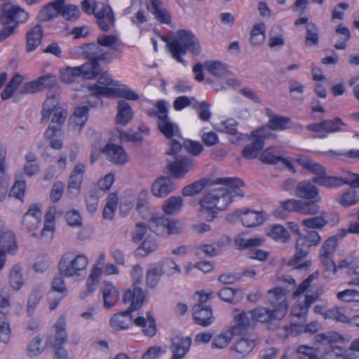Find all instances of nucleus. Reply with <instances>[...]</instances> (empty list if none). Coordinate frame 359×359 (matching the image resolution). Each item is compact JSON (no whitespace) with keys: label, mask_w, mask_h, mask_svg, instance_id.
<instances>
[{"label":"nucleus","mask_w":359,"mask_h":359,"mask_svg":"<svg viewBox=\"0 0 359 359\" xmlns=\"http://www.w3.org/2000/svg\"><path fill=\"white\" fill-rule=\"evenodd\" d=\"M43 30L40 25H35L26 34L27 46L26 50L31 52L35 50L41 43Z\"/></svg>","instance_id":"obj_34"},{"label":"nucleus","mask_w":359,"mask_h":359,"mask_svg":"<svg viewBox=\"0 0 359 359\" xmlns=\"http://www.w3.org/2000/svg\"><path fill=\"white\" fill-rule=\"evenodd\" d=\"M53 118L51 123L45 130L44 138L49 140V146L54 149H60L62 147V140L57 137V133H60L62 126L65 123L68 113L65 108H57L55 112L52 113Z\"/></svg>","instance_id":"obj_8"},{"label":"nucleus","mask_w":359,"mask_h":359,"mask_svg":"<svg viewBox=\"0 0 359 359\" xmlns=\"http://www.w3.org/2000/svg\"><path fill=\"white\" fill-rule=\"evenodd\" d=\"M10 284L14 290H19L23 285L22 270L20 265L15 264L10 272Z\"/></svg>","instance_id":"obj_49"},{"label":"nucleus","mask_w":359,"mask_h":359,"mask_svg":"<svg viewBox=\"0 0 359 359\" xmlns=\"http://www.w3.org/2000/svg\"><path fill=\"white\" fill-rule=\"evenodd\" d=\"M97 21L107 19L111 23H114L115 17L111 8L107 4H103L100 11H95L94 14Z\"/></svg>","instance_id":"obj_63"},{"label":"nucleus","mask_w":359,"mask_h":359,"mask_svg":"<svg viewBox=\"0 0 359 359\" xmlns=\"http://www.w3.org/2000/svg\"><path fill=\"white\" fill-rule=\"evenodd\" d=\"M81 55L88 61L84 64L92 65L89 69L97 76L101 73L102 68L99 62L109 63L110 54L103 53V49L97 43H85L81 46Z\"/></svg>","instance_id":"obj_7"},{"label":"nucleus","mask_w":359,"mask_h":359,"mask_svg":"<svg viewBox=\"0 0 359 359\" xmlns=\"http://www.w3.org/2000/svg\"><path fill=\"white\" fill-rule=\"evenodd\" d=\"M28 13L18 6L12 5L10 3L3 4L0 6V22L2 25H16L23 23L27 20Z\"/></svg>","instance_id":"obj_11"},{"label":"nucleus","mask_w":359,"mask_h":359,"mask_svg":"<svg viewBox=\"0 0 359 359\" xmlns=\"http://www.w3.org/2000/svg\"><path fill=\"white\" fill-rule=\"evenodd\" d=\"M280 205L287 210V213L295 212L305 215H315L312 208L314 205L307 203L302 200L287 199L281 201Z\"/></svg>","instance_id":"obj_25"},{"label":"nucleus","mask_w":359,"mask_h":359,"mask_svg":"<svg viewBox=\"0 0 359 359\" xmlns=\"http://www.w3.org/2000/svg\"><path fill=\"white\" fill-rule=\"evenodd\" d=\"M265 25L263 23L255 25L250 32V41L253 46L261 45L265 38Z\"/></svg>","instance_id":"obj_51"},{"label":"nucleus","mask_w":359,"mask_h":359,"mask_svg":"<svg viewBox=\"0 0 359 359\" xmlns=\"http://www.w3.org/2000/svg\"><path fill=\"white\" fill-rule=\"evenodd\" d=\"M42 211L39 204H33L29 206L28 210L22 216L21 221L22 229L28 233H32V236H36L34 231L38 228L41 222Z\"/></svg>","instance_id":"obj_16"},{"label":"nucleus","mask_w":359,"mask_h":359,"mask_svg":"<svg viewBox=\"0 0 359 359\" xmlns=\"http://www.w3.org/2000/svg\"><path fill=\"white\" fill-rule=\"evenodd\" d=\"M285 44L283 37L282 29L280 26H274L272 27L269 33V46L273 48L276 46L281 47Z\"/></svg>","instance_id":"obj_53"},{"label":"nucleus","mask_w":359,"mask_h":359,"mask_svg":"<svg viewBox=\"0 0 359 359\" xmlns=\"http://www.w3.org/2000/svg\"><path fill=\"white\" fill-rule=\"evenodd\" d=\"M219 252V247H215L212 244H203L196 248L195 255L198 258H203L204 256L212 257Z\"/></svg>","instance_id":"obj_54"},{"label":"nucleus","mask_w":359,"mask_h":359,"mask_svg":"<svg viewBox=\"0 0 359 359\" xmlns=\"http://www.w3.org/2000/svg\"><path fill=\"white\" fill-rule=\"evenodd\" d=\"M134 323L137 326L142 327V331L146 335L152 337L156 332L155 319L150 315V312L147 313V320L143 316H138L134 320Z\"/></svg>","instance_id":"obj_40"},{"label":"nucleus","mask_w":359,"mask_h":359,"mask_svg":"<svg viewBox=\"0 0 359 359\" xmlns=\"http://www.w3.org/2000/svg\"><path fill=\"white\" fill-rule=\"evenodd\" d=\"M295 161L314 175L311 179L318 186L334 188L348 184L353 189L359 187V174L346 172L341 177L327 175V169L323 165L307 156H297Z\"/></svg>","instance_id":"obj_1"},{"label":"nucleus","mask_w":359,"mask_h":359,"mask_svg":"<svg viewBox=\"0 0 359 359\" xmlns=\"http://www.w3.org/2000/svg\"><path fill=\"white\" fill-rule=\"evenodd\" d=\"M132 311L127 309L114 314L109 320L110 326L115 330H122L129 328L133 324Z\"/></svg>","instance_id":"obj_30"},{"label":"nucleus","mask_w":359,"mask_h":359,"mask_svg":"<svg viewBox=\"0 0 359 359\" xmlns=\"http://www.w3.org/2000/svg\"><path fill=\"white\" fill-rule=\"evenodd\" d=\"M133 301L128 307V310L130 311H135L140 309L143 304L144 301V292L142 290V288L135 287L133 288Z\"/></svg>","instance_id":"obj_60"},{"label":"nucleus","mask_w":359,"mask_h":359,"mask_svg":"<svg viewBox=\"0 0 359 359\" xmlns=\"http://www.w3.org/2000/svg\"><path fill=\"white\" fill-rule=\"evenodd\" d=\"M97 44L100 47L107 48L108 50L103 53L110 54L109 63L114 59H121L123 54L122 45L118 43V38L116 35L100 34L97 39Z\"/></svg>","instance_id":"obj_17"},{"label":"nucleus","mask_w":359,"mask_h":359,"mask_svg":"<svg viewBox=\"0 0 359 359\" xmlns=\"http://www.w3.org/2000/svg\"><path fill=\"white\" fill-rule=\"evenodd\" d=\"M306 29V45L308 46H316L319 39L317 27L313 22H310L307 24Z\"/></svg>","instance_id":"obj_58"},{"label":"nucleus","mask_w":359,"mask_h":359,"mask_svg":"<svg viewBox=\"0 0 359 359\" xmlns=\"http://www.w3.org/2000/svg\"><path fill=\"white\" fill-rule=\"evenodd\" d=\"M215 184H224L228 189H233L243 187L244 182L237 177H220L215 180Z\"/></svg>","instance_id":"obj_61"},{"label":"nucleus","mask_w":359,"mask_h":359,"mask_svg":"<svg viewBox=\"0 0 359 359\" xmlns=\"http://www.w3.org/2000/svg\"><path fill=\"white\" fill-rule=\"evenodd\" d=\"M337 35L340 36L338 41L334 44L337 50H344L346 47L347 41L351 38V33L348 28L343 24H339L335 31Z\"/></svg>","instance_id":"obj_48"},{"label":"nucleus","mask_w":359,"mask_h":359,"mask_svg":"<svg viewBox=\"0 0 359 359\" xmlns=\"http://www.w3.org/2000/svg\"><path fill=\"white\" fill-rule=\"evenodd\" d=\"M192 316L195 323L203 327L210 325L214 320L211 307L203 304H196L194 306Z\"/></svg>","instance_id":"obj_20"},{"label":"nucleus","mask_w":359,"mask_h":359,"mask_svg":"<svg viewBox=\"0 0 359 359\" xmlns=\"http://www.w3.org/2000/svg\"><path fill=\"white\" fill-rule=\"evenodd\" d=\"M167 103L164 100L158 101L154 111L149 112L150 116H156L157 126L161 133L168 139L174 136H180V130L177 125L170 121L168 116Z\"/></svg>","instance_id":"obj_6"},{"label":"nucleus","mask_w":359,"mask_h":359,"mask_svg":"<svg viewBox=\"0 0 359 359\" xmlns=\"http://www.w3.org/2000/svg\"><path fill=\"white\" fill-rule=\"evenodd\" d=\"M346 124L339 117H336L333 120H325L320 123H315L307 126V129L312 132L325 131L327 133H334L341 130L342 126Z\"/></svg>","instance_id":"obj_26"},{"label":"nucleus","mask_w":359,"mask_h":359,"mask_svg":"<svg viewBox=\"0 0 359 359\" xmlns=\"http://www.w3.org/2000/svg\"><path fill=\"white\" fill-rule=\"evenodd\" d=\"M183 199L180 196H171L165 201L163 211L168 215H175L182 207Z\"/></svg>","instance_id":"obj_46"},{"label":"nucleus","mask_w":359,"mask_h":359,"mask_svg":"<svg viewBox=\"0 0 359 359\" xmlns=\"http://www.w3.org/2000/svg\"><path fill=\"white\" fill-rule=\"evenodd\" d=\"M149 222L137 223L131 234L133 242L137 243L142 241L144 236L149 234Z\"/></svg>","instance_id":"obj_56"},{"label":"nucleus","mask_w":359,"mask_h":359,"mask_svg":"<svg viewBox=\"0 0 359 359\" xmlns=\"http://www.w3.org/2000/svg\"><path fill=\"white\" fill-rule=\"evenodd\" d=\"M278 152L275 151L273 147H268L264 149L259 157L260 161L264 163L277 165L281 168H287L293 170L292 163L286 158L279 156Z\"/></svg>","instance_id":"obj_23"},{"label":"nucleus","mask_w":359,"mask_h":359,"mask_svg":"<svg viewBox=\"0 0 359 359\" xmlns=\"http://www.w3.org/2000/svg\"><path fill=\"white\" fill-rule=\"evenodd\" d=\"M343 309L335 306L324 312L323 316L326 319H333L339 322L344 323L348 320V317L342 312Z\"/></svg>","instance_id":"obj_62"},{"label":"nucleus","mask_w":359,"mask_h":359,"mask_svg":"<svg viewBox=\"0 0 359 359\" xmlns=\"http://www.w3.org/2000/svg\"><path fill=\"white\" fill-rule=\"evenodd\" d=\"M191 344L190 337H175L171 339V359H182L189 350Z\"/></svg>","instance_id":"obj_27"},{"label":"nucleus","mask_w":359,"mask_h":359,"mask_svg":"<svg viewBox=\"0 0 359 359\" xmlns=\"http://www.w3.org/2000/svg\"><path fill=\"white\" fill-rule=\"evenodd\" d=\"M147 9L154 15L155 18L161 23H170L171 16L167 10L162 7L161 0H151V3L147 5Z\"/></svg>","instance_id":"obj_32"},{"label":"nucleus","mask_w":359,"mask_h":359,"mask_svg":"<svg viewBox=\"0 0 359 359\" xmlns=\"http://www.w3.org/2000/svg\"><path fill=\"white\" fill-rule=\"evenodd\" d=\"M315 184L311 179L303 180L297 183L294 194L297 198L305 199L304 202L313 204L312 208L316 215L320 212V208L318 203L321 201V196L318 188Z\"/></svg>","instance_id":"obj_10"},{"label":"nucleus","mask_w":359,"mask_h":359,"mask_svg":"<svg viewBox=\"0 0 359 359\" xmlns=\"http://www.w3.org/2000/svg\"><path fill=\"white\" fill-rule=\"evenodd\" d=\"M60 14H61L67 20H74L78 19L81 15L80 11L76 6H65V3L62 4V7L60 11Z\"/></svg>","instance_id":"obj_59"},{"label":"nucleus","mask_w":359,"mask_h":359,"mask_svg":"<svg viewBox=\"0 0 359 359\" xmlns=\"http://www.w3.org/2000/svg\"><path fill=\"white\" fill-rule=\"evenodd\" d=\"M320 215H313L314 217H309L302 220V225L309 229H323L326 226V221L323 217L322 212L320 211Z\"/></svg>","instance_id":"obj_55"},{"label":"nucleus","mask_w":359,"mask_h":359,"mask_svg":"<svg viewBox=\"0 0 359 359\" xmlns=\"http://www.w3.org/2000/svg\"><path fill=\"white\" fill-rule=\"evenodd\" d=\"M41 90L48 88L47 98L43 104L41 111V123L47 122L53 112L57 108H63L59 104L58 96L60 93V88L55 75L47 74L37 79Z\"/></svg>","instance_id":"obj_5"},{"label":"nucleus","mask_w":359,"mask_h":359,"mask_svg":"<svg viewBox=\"0 0 359 359\" xmlns=\"http://www.w3.org/2000/svg\"><path fill=\"white\" fill-rule=\"evenodd\" d=\"M264 130V128H260L251 133V136L254 137V140L243 148L242 156L245 158L254 159L258 156L264 146V141L267 137Z\"/></svg>","instance_id":"obj_14"},{"label":"nucleus","mask_w":359,"mask_h":359,"mask_svg":"<svg viewBox=\"0 0 359 359\" xmlns=\"http://www.w3.org/2000/svg\"><path fill=\"white\" fill-rule=\"evenodd\" d=\"M133 111L130 104L125 100H120L117 104V114L116 116V123L118 125L126 126L131 120Z\"/></svg>","instance_id":"obj_33"},{"label":"nucleus","mask_w":359,"mask_h":359,"mask_svg":"<svg viewBox=\"0 0 359 359\" xmlns=\"http://www.w3.org/2000/svg\"><path fill=\"white\" fill-rule=\"evenodd\" d=\"M178 223L165 216L152 218L149 221V231L161 237L179 233Z\"/></svg>","instance_id":"obj_12"},{"label":"nucleus","mask_w":359,"mask_h":359,"mask_svg":"<svg viewBox=\"0 0 359 359\" xmlns=\"http://www.w3.org/2000/svg\"><path fill=\"white\" fill-rule=\"evenodd\" d=\"M102 292L104 307H113L119 298V292L116 288L111 283L104 282Z\"/></svg>","instance_id":"obj_36"},{"label":"nucleus","mask_w":359,"mask_h":359,"mask_svg":"<svg viewBox=\"0 0 359 359\" xmlns=\"http://www.w3.org/2000/svg\"><path fill=\"white\" fill-rule=\"evenodd\" d=\"M204 67L212 75L217 77H224L228 74L226 65L220 61H206Z\"/></svg>","instance_id":"obj_44"},{"label":"nucleus","mask_w":359,"mask_h":359,"mask_svg":"<svg viewBox=\"0 0 359 359\" xmlns=\"http://www.w3.org/2000/svg\"><path fill=\"white\" fill-rule=\"evenodd\" d=\"M310 247L304 243L303 239L298 238L296 242V252L292 258L289 261V266H295L298 264L297 269H306L311 265V262L308 260L304 263L299 264L309 255Z\"/></svg>","instance_id":"obj_21"},{"label":"nucleus","mask_w":359,"mask_h":359,"mask_svg":"<svg viewBox=\"0 0 359 359\" xmlns=\"http://www.w3.org/2000/svg\"><path fill=\"white\" fill-rule=\"evenodd\" d=\"M43 297V290L41 287L37 286L35 287L30 295L28 297L27 305V312L29 316H32L35 308L39 303L40 300Z\"/></svg>","instance_id":"obj_43"},{"label":"nucleus","mask_w":359,"mask_h":359,"mask_svg":"<svg viewBox=\"0 0 359 359\" xmlns=\"http://www.w3.org/2000/svg\"><path fill=\"white\" fill-rule=\"evenodd\" d=\"M107 158L114 164L122 165L128 161L127 155L122 147L116 144H108L104 149Z\"/></svg>","instance_id":"obj_31"},{"label":"nucleus","mask_w":359,"mask_h":359,"mask_svg":"<svg viewBox=\"0 0 359 359\" xmlns=\"http://www.w3.org/2000/svg\"><path fill=\"white\" fill-rule=\"evenodd\" d=\"M88 259L85 255H79L74 257L72 252L65 253L58 264L59 271L62 276L71 277L79 275V272L86 269Z\"/></svg>","instance_id":"obj_9"},{"label":"nucleus","mask_w":359,"mask_h":359,"mask_svg":"<svg viewBox=\"0 0 359 359\" xmlns=\"http://www.w3.org/2000/svg\"><path fill=\"white\" fill-rule=\"evenodd\" d=\"M85 168L84 164L78 163L72 171L67 187V193L69 195L76 196L79 194Z\"/></svg>","instance_id":"obj_22"},{"label":"nucleus","mask_w":359,"mask_h":359,"mask_svg":"<svg viewBox=\"0 0 359 359\" xmlns=\"http://www.w3.org/2000/svg\"><path fill=\"white\" fill-rule=\"evenodd\" d=\"M87 210L89 212L93 213L97 210L98 204L97 191L95 189L89 190L86 196Z\"/></svg>","instance_id":"obj_64"},{"label":"nucleus","mask_w":359,"mask_h":359,"mask_svg":"<svg viewBox=\"0 0 359 359\" xmlns=\"http://www.w3.org/2000/svg\"><path fill=\"white\" fill-rule=\"evenodd\" d=\"M264 239L261 238H246L244 233L237 235L234 238V243L238 250L251 249L259 247L263 244Z\"/></svg>","instance_id":"obj_38"},{"label":"nucleus","mask_w":359,"mask_h":359,"mask_svg":"<svg viewBox=\"0 0 359 359\" xmlns=\"http://www.w3.org/2000/svg\"><path fill=\"white\" fill-rule=\"evenodd\" d=\"M215 184V181L209 178H203L197 180L187 186H185L182 190V196H191L199 194L203 189Z\"/></svg>","instance_id":"obj_35"},{"label":"nucleus","mask_w":359,"mask_h":359,"mask_svg":"<svg viewBox=\"0 0 359 359\" xmlns=\"http://www.w3.org/2000/svg\"><path fill=\"white\" fill-rule=\"evenodd\" d=\"M168 48L172 57L184 65L186 62L182 56L186 55L187 51L196 56L201 52V47L196 36L186 29L177 31L175 38L168 42Z\"/></svg>","instance_id":"obj_3"},{"label":"nucleus","mask_w":359,"mask_h":359,"mask_svg":"<svg viewBox=\"0 0 359 359\" xmlns=\"http://www.w3.org/2000/svg\"><path fill=\"white\" fill-rule=\"evenodd\" d=\"M88 111L89 108L87 106L76 107L69 121L81 128L83 127L88 120Z\"/></svg>","instance_id":"obj_47"},{"label":"nucleus","mask_w":359,"mask_h":359,"mask_svg":"<svg viewBox=\"0 0 359 359\" xmlns=\"http://www.w3.org/2000/svg\"><path fill=\"white\" fill-rule=\"evenodd\" d=\"M116 81L106 73L102 74L98 79L97 83L88 86L93 94L103 97H109L116 94L117 89L110 86H116Z\"/></svg>","instance_id":"obj_19"},{"label":"nucleus","mask_w":359,"mask_h":359,"mask_svg":"<svg viewBox=\"0 0 359 359\" xmlns=\"http://www.w3.org/2000/svg\"><path fill=\"white\" fill-rule=\"evenodd\" d=\"M194 168V160L187 156H176L173 161L169 162L167 168L175 179H182Z\"/></svg>","instance_id":"obj_15"},{"label":"nucleus","mask_w":359,"mask_h":359,"mask_svg":"<svg viewBox=\"0 0 359 359\" xmlns=\"http://www.w3.org/2000/svg\"><path fill=\"white\" fill-rule=\"evenodd\" d=\"M337 243L335 237L330 236L325 241L320 248V257L321 262H325V259H330V256L335 252Z\"/></svg>","instance_id":"obj_50"},{"label":"nucleus","mask_w":359,"mask_h":359,"mask_svg":"<svg viewBox=\"0 0 359 359\" xmlns=\"http://www.w3.org/2000/svg\"><path fill=\"white\" fill-rule=\"evenodd\" d=\"M297 359H325L324 355H320L318 348L305 345L297 348Z\"/></svg>","instance_id":"obj_45"},{"label":"nucleus","mask_w":359,"mask_h":359,"mask_svg":"<svg viewBox=\"0 0 359 359\" xmlns=\"http://www.w3.org/2000/svg\"><path fill=\"white\" fill-rule=\"evenodd\" d=\"M262 214V212H257L249 209L243 210L241 222L243 226L253 227L262 224L264 220Z\"/></svg>","instance_id":"obj_39"},{"label":"nucleus","mask_w":359,"mask_h":359,"mask_svg":"<svg viewBox=\"0 0 359 359\" xmlns=\"http://www.w3.org/2000/svg\"><path fill=\"white\" fill-rule=\"evenodd\" d=\"M267 110V115L269 117L268 122L269 128L273 130H282L288 128V124L290 123V118L286 116H281L277 114H270L271 111L269 109Z\"/></svg>","instance_id":"obj_41"},{"label":"nucleus","mask_w":359,"mask_h":359,"mask_svg":"<svg viewBox=\"0 0 359 359\" xmlns=\"http://www.w3.org/2000/svg\"><path fill=\"white\" fill-rule=\"evenodd\" d=\"M164 272L163 264H158L154 268L147 270L146 274L147 285L151 289L156 287Z\"/></svg>","instance_id":"obj_42"},{"label":"nucleus","mask_w":359,"mask_h":359,"mask_svg":"<svg viewBox=\"0 0 359 359\" xmlns=\"http://www.w3.org/2000/svg\"><path fill=\"white\" fill-rule=\"evenodd\" d=\"M233 325L231 327V333L234 335L247 334L254 325L249 311L245 312L239 309L233 310Z\"/></svg>","instance_id":"obj_18"},{"label":"nucleus","mask_w":359,"mask_h":359,"mask_svg":"<svg viewBox=\"0 0 359 359\" xmlns=\"http://www.w3.org/2000/svg\"><path fill=\"white\" fill-rule=\"evenodd\" d=\"M158 248V244L155 237L151 234H148L144 241L135 250V255L140 257H146L149 254L156 251Z\"/></svg>","instance_id":"obj_37"},{"label":"nucleus","mask_w":359,"mask_h":359,"mask_svg":"<svg viewBox=\"0 0 359 359\" xmlns=\"http://www.w3.org/2000/svg\"><path fill=\"white\" fill-rule=\"evenodd\" d=\"M62 4H64L62 0L48 3L39 11L36 19L41 22L53 20L60 15Z\"/></svg>","instance_id":"obj_28"},{"label":"nucleus","mask_w":359,"mask_h":359,"mask_svg":"<svg viewBox=\"0 0 359 359\" xmlns=\"http://www.w3.org/2000/svg\"><path fill=\"white\" fill-rule=\"evenodd\" d=\"M255 346V343L253 340H249L247 338H241L236 342L234 349L238 353L242 356H245L251 352Z\"/></svg>","instance_id":"obj_52"},{"label":"nucleus","mask_w":359,"mask_h":359,"mask_svg":"<svg viewBox=\"0 0 359 359\" xmlns=\"http://www.w3.org/2000/svg\"><path fill=\"white\" fill-rule=\"evenodd\" d=\"M231 203L230 196L225 189H214L199 201L200 217L211 222L216 217L217 210H224Z\"/></svg>","instance_id":"obj_4"},{"label":"nucleus","mask_w":359,"mask_h":359,"mask_svg":"<svg viewBox=\"0 0 359 359\" xmlns=\"http://www.w3.org/2000/svg\"><path fill=\"white\" fill-rule=\"evenodd\" d=\"M53 327L55 332L54 340L52 341L51 337H48V342L52 347L63 346V344L67 341L65 318L60 316Z\"/></svg>","instance_id":"obj_29"},{"label":"nucleus","mask_w":359,"mask_h":359,"mask_svg":"<svg viewBox=\"0 0 359 359\" xmlns=\"http://www.w3.org/2000/svg\"><path fill=\"white\" fill-rule=\"evenodd\" d=\"M267 235L273 240L285 242L290 238L289 232L281 225L273 226Z\"/></svg>","instance_id":"obj_57"},{"label":"nucleus","mask_w":359,"mask_h":359,"mask_svg":"<svg viewBox=\"0 0 359 359\" xmlns=\"http://www.w3.org/2000/svg\"><path fill=\"white\" fill-rule=\"evenodd\" d=\"M269 300L272 309L258 306L249 311L250 317L255 323H269L281 320L287 313L288 304L284 290L276 287L269 291Z\"/></svg>","instance_id":"obj_2"},{"label":"nucleus","mask_w":359,"mask_h":359,"mask_svg":"<svg viewBox=\"0 0 359 359\" xmlns=\"http://www.w3.org/2000/svg\"><path fill=\"white\" fill-rule=\"evenodd\" d=\"M92 67L88 64H83L78 67H67L60 70V80L67 83L75 82L79 78L93 79L97 76L89 68Z\"/></svg>","instance_id":"obj_13"},{"label":"nucleus","mask_w":359,"mask_h":359,"mask_svg":"<svg viewBox=\"0 0 359 359\" xmlns=\"http://www.w3.org/2000/svg\"><path fill=\"white\" fill-rule=\"evenodd\" d=\"M175 190V186L168 177H159L151 185V193L158 198H165Z\"/></svg>","instance_id":"obj_24"}]
</instances>
